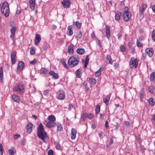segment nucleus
I'll return each instance as SVG.
<instances>
[{"label":"nucleus","instance_id":"obj_51","mask_svg":"<svg viewBox=\"0 0 155 155\" xmlns=\"http://www.w3.org/2000/svg\"><path fill=\"white\" fill-rule=\"evenodd\" d=\"M49 92V90L47 89L44 91L43 94L44 95H47L48 94Z\"/></svg>","mask_w":155,"mask_h":155},{"label":"nucleus","instance_id":"obj_9","mask_svg":"<svg viewBox=\"0 0 155 155\" xmlns=\"http://www.w3.org/2000/svg\"><path fill=\"white\" fill-rule=\"evenodd\" d=\"M63 7L65 8H69L71 6V1L70 0H64L61 2Z\"/></svg>","mask_w":155,"mask_h":155},{"label":"nucleus","instance_id":"obj_54","mask_svg":"<svg viewBox=\"0 0 155 155\" xmlns=\"http://www.w3.org/2000/svg\"><path fill=\"white\" fill-rule=\"evenodd\" d=\"M20 137V135L19 134H16L14 135V138L15 139H17L18 137Z\"/></svg>","mask_w":155,"mask_h":155},{"label":"nucleus","instance_id":"obj_16","mask_svg":"<svg viewBox=\"0 0 155 155\" xmlns=\"http://www.w3.org/2000/svg\"><path fill=\"white\" fill-rule=\"evenodd\" d=\"M32 126L33 124L32 123L29 122L28 123L26 129V131L28 134H29L31 133Z\"/></svg>","mask_w":155,"mask_h":155},{"label":"nucleus","instance_id":"obj_57","mask_svg":"<svg viewBox=\"0 0 155 155\" xmlns=\"http://www.w3.org/2000/svg\"><path fill=\"white\" fill-rule=\"evenodd\" d=\"M114 66L117 68H119V64L118 63L116 62L114 64Z\"/></svg>","mask_w":155,"mask_h":155},{"label":"nucleus","instance_id":"obj_24","mask_svg":"<svg viewBox=\"0 0 155 155\" xmlns=\"http://www.w3.org/2000/svg\"><path fill=\"white\" fill-rule=\"evenodd\" d=\"M53 78H58V74L57 73H55L53 71H50L48 73Z\"/></svg>","mask_w":155,"mask_h":155},{"label":"nucleus","instance_id":"obj_42","mask_svg":"<svg viewBox=\"0 0 155 155\" xmlns=\"http://www.w3.org/2000/svg\"><path fill=\"white\" fill-rule=\"evenodd\" d=\"M74 24L78 28H80L81 27V24L78 21H76L74 22Z\"/></svg>","mask_w":155,"mask_h":155},{"label":"nucleus","instance_id":"obj_33","mask_svg":"<svg viewBox=\"0 0 155 155\" xmlns=\"http://www.w3.org/2000/svg\"><path fill=\"white\" fill-rule=\"evenodd\" d=\"M87 81L91 84H94L97 82L96 80L94 78H89V79L87 80Z\"/></svg>","mask_w":155,"mask_h":155},{"label":"nucleus","instance_id":"obj_19","mask_svg":"<svg viewBox=\"0 0 155 155\" xmlns=\"http://www.w3.org/2000/svg\"><path fill=\"white\" fill-rule=\"evenodd\" d=\"M144 94V90L143 88H142L140 91L139 92V97H140V100L141 101H143V98Z\"/></svg>","mask_w":155,"mask_h":155},{"label":"nucleus","instance_id":"obj_50","mask_svg":"<svg viewBox=\"0 0 155 155\" xmlns=\"http://www.w3.org/2000/svg\"><path fill=\"white\" fill-rule=\"evenodd\" d=\"M103 135L104 133L103 132L101 131L99 133V135L101 139H103Z\"/></svg>","mask_w":155,"mask_h":155},{"label":"nucleus","instance_id":"obj_44","mask_svg":"<svg viewBox=\"0 0 155 155\" xmlns=\"http://www.w3.org/2000/svg\"><path fill=\"white\" fill-rule=\"evenodd\" d=\"M87 116H88L87 118L91 120L92 119L94 116L93 114L91 113L88 114Z\"/></svg>","mask_w":155,"mask_h":155},{"label":"nucleus","instance_id":"obj_34","mask_svg":"<svg viewBox=\"0 0 155 155\" xmlns=\"http://www.w3.org/2000/svg\"><path fill=\"white\" fill-rule=\"evenodd\" d=\"M89 55H87L86 56V59L85 60V62L84 64V67L85 68H86L87 67V65L89 61Z\"/></svg>","mask_w":155,"mask_h":155},{"label":"nucleus","instance_id":"obj_15","mask_svg":"<svg viewBox=\"0 0 155 155\" xmlns=\"http://www.w3.org/2000/svg\"><path fill=\"white\" fill-rule=\"evenodd\" d=\"M41 38L40 35L38 34H36L35 36V45H38L40 41Z\"/></svg>","mask_w":155,"mask_h":155},{"label":"nucleus","instance_id":"obj_13","mask_svg":"<svg viewBox=\"0 0 155 155\" xmlns=\"http://www.w3.org/2000/svg\"><path fill=\"white\" fill-rule=\"evenodd\" d=\"M56 125V124L54 122L49 121L46 124V126L47 127L50 128L55 127Z\"/></svg>","mask_w":155,"mask_h":155},{"label":"nucleus","instance_id":"obj_30","mask_svg":"<svg viewBox=\"0 0 155 155\" xmlns=\"http://www.w3.org/2000/svg\"><path fill=\"white\" fill-rule=\"evenodd\" d=\"M106 61L107 63L110 64H113V61L110 55H108L107 56Z\"/></svg>","mask_w":155,"mask_h":155},{"label":"nucleus","instance_id":"obj_8","mask_svg":"<svg viewBox=\"0 0 155 155\" xmlns=\"http://www.w3.org/2000/svg\"><path fill=\"white\" fill-rule=\"evenodd\" d=\"M25 65V63L23 61H19L18 63L17 68L18 72H21L23 70Z\"/></svg>","mask_w":155,"mask_h":155},{"label":"nucleus","instance_id":"obj_22","mask_svg":"<svg viewBox=\"0 0 155 155\" xmlns=\"http://www.w3.org/2000/svg\"><path fill=\"white\" fill-rule=\"evenodd\" d=\"M122 13L120 12H117L115 13V19L117 21H119L120 19V17Z\"/></svg>","mask_w":155,"mask_h":155},{"label":"nucleus","instance_id":"obj_35","mask_svg":"<svg viewBox=\"0 0 155 155\" xmlns=\"http://www.w3.org/2000/svg\"><path fill=\"white\" fill-rule=\"evenodd\" d=\"M40 72L41 74H47L48 72V70L46 68H41L40 70Z\"/></svg>","mask_w":155,"mask_h":155},{"label":"nucleus","instance_id":"obj_64","mask_svg":"<svg viewBox=\"0 0 155 155\" xmlns=\"http://www.w3.org/2000/svg\"><path fill=\"white\" fill-rule=\"evenodd\" d=\"M152 119L155 121V114L152 115Z\"/></svg>","mask_w":155,"mask_h":155},{"label":"nucleus","instance_id":"obj_60","mask_svg":"<svg viewBox=\"0 0 155 155\" xmlns=\"http://www.w3.org/2000/svg\"><path fill=\"white\" fill-rule=\"evenodd\" d=\"M125 124L127 126H130V123L128 121H126L125 122Z\"/></svg>","mask_w":155,"mask_h":155},{"label":"nucleus","instance_id":"obj_38","mask_svg":"<svg viewBox=\"0 0 155 155\" xmlns=\"http://www.w3.org/2000/svg\"><path fill=\"white\" fill-rule=\"evenodd\" d=\"M100 106L98 104L96 106L95 112V114H97L100 111Z\"/></svg>","mask_w":155,"mask_h":155},{"label":"nucleus","instance_id":"obj_49","mask_svg":"<svg viewBox=\"0 0 155 155\" xmlns=\"http://www.w3.org/2000/svg\"><path fill=\"white\" fill-rule=\"evenodd\" d=\"M53 151L51 150H49L48 152V155H53Z\"/></svg>","mask_w":155,"mask_h":155},{"label":"nucleus","instance_id":"obj_39","mask_svg":"<svg viewBox=\"0 0 155 155\" xmlns=\"http://www.w3.org/2000/svg\"><path fill=\"white\" fill-rule=\"evenodd\" d=\"M49 121L54 122L56 120V118L53 115H51L48 117Z\"/></svg>","mask_w":155,"mask_h":155},{"label":"nucleus","instance_id":"obj_36","mask_svg":"<svg viewBox=\"0 0 155 155\" xmlns=\"http://www.w3.org/2000/svg\"><path fill=\"white\" fill-rule=\"evenodd\" d=\"M76 37L78 39H80L82 37V33L81 31H78L76 32Z\"/></svg>","mask_w":155,"mask_h":155},{"label":"nucleus","instance_id":"obj_17","mask_svg":"<svg viewBox=\"0 0 155 155\" xmlns=\"http://www.w3.org/2000/svg\"><path fill=\"white\" fill-rule=\"evenodd\" d=\"M29 3L30 8L32 10H34L35 6V0H29Z\"/></svg>","mask_w":155,"mask_h":155},{"label":"nucleus","instance_id":"obj_62","mask_svg":"<svg viewBox=\"0 0 155 155\" xmlns=\"http://www.w3.org/2000/svg\"><path fill=\"white\" fill-rule=\"evenodd\" d=\"M2 71V68L1 67V78H2L3 77V72Z\"/></svg>","mask_w":155,"mask_h":155},{"label":"nucleus","instance_id":"obj_26","mask_svg":"<svg viewBox=\"0 0 155 155\" xmlns=\"http://www.w3.org/2000/svg\"><path fill=\"white\" fill-rule=\"evenodd\" d=\"M72 29L73 27L71 25H69L68 27V31L69 36H71L73 34V32Z\"/></svg>","mask_w":155,"mask_h":155},{"label":"nucleus","instance_id":"obj_40","mask_svg":"<svg viewBox=\"0 0 155 155\" xmlns=\"http://www.w3.org/2000/svg\"><path fill=\"white\" fill-rule=\"evenodd\" d=\"M88 114L87 113H83L81 116V118L84 121L87 118Z\"/></svg>","mask_w":155,"mask_h":155},{"label":"nucleus","instance_id":"obj_55","mask_svg":"<svg viewBox=\"0 0 155 155\" xmlns=\"http://www.w3.org/2000/svg\"><path fill=\"white\" fill-rule=\"evenodd\" d=\"M150 78H155V72H153L151 74Z\"/></svg>","mask_w":155,"mask_h":155},{"label":"nucleus","instance_id":"obj_45","mask_svg":"<svg viewBox=\"0 0 155 155\" xmlns=\"http://www.w3.org/2000/svg\"><path fill=\"white\" fill-rule=\"evenodd\" d=\"M58 130L59 131H61L63 129L61 125L59 124L57 125Z\"/></svg>","mask_w":155,"mask_h":155},{"label":"nucleus","instance_id":"obj_53","mask_svg":"<svg viewBox=\"0 0 155 155\" xmlns=\"http://www.w3.org/2000/svg\"><path fill=\"white\" fill-rule=\"evenodd\" d=\"M104 113L100 114V118L102 120L103 119H104Z\"/></svg>","mask_w":155,"mask_h":155},{"label":"nucleus","instance_id":"obj_4","mask_svg":"<svg viewBox=\"0 0 155 155\" xmlns=\"http://www.w3.org/2000/svg\"><path fill=\"white\" fill-rule=\"evenodd\" d=\"M79 61V58L71 56L69 59L68 64L71 67H73L77 65Z\"/></svg>","mask_w":155,"mask_h":155},{"label":"nucleus","instance_id":"obj_28","mask_svg":"<svg viewBox=\"0 0 155 155\" xmlns=\"http://www.w3.org/2000/svg\"><path fill=\"white\" fill-rule=\"evenodd\" d=\"M110 99V97L108 95L106 96L103 99V102L107 105H108L109 104Z\"/></svg>","mask_w":155,"mask_h":155},{"label":"nucleus","instance_id":"obj_48","mask_svg":"<svg viewBox=\"0 0 155 155\" xmlns=\"http://www.w3.org/2000/svg\"><path fill=\"white\" fill-rule=\"evenodd\" d=\"M114 138L115 137L114 136L111 137L110 140V145H111L114 142Z\"/></svg>","mask_w":155,"mask_h":155},{"label":"nucleus","instance_id":"obj_11","mask_svg":"<svg viewBox=\"0 0 155 155\" xmlns=\"http://www.w3.org/2000/svg\"><path fill=\"white\" fill-rule=\"evenodd\" d=\"M105 67L104 65H102L101 67L99 69L96 71L95 73V75L97 77H98L101 75V72L103 71L105 69Z\"/></svg>","mask_w":155,"mask_h":155},{"label":"nucleus","instance_id":"obj_23","mask_svg":"<svg viewBox=\"0 0 155 155\" xmlns=\"http://www.w3.org/2000/svg\"><path fill=\"white\" fill-rule=\"evenodd\" d=\"M68 52L70 54H72L73 53L74 45L73 44H71L68 47Z\"/></svg>","mask_w":155,"mask_h":155},{"label":"nucleus","instance_id":"obj_18","mask_svg":"<svg viewBox=\"0 0 155 155\" xmlns=\"http://www.w3.org/2000/svg\"><path fill=\"white\" fill-rule=\"evenodd\" d=\"M77 130L75 129L72 128L71 129V139L72 140L74 139L76 137Z\"/></svg>","mask_w":155,"mask_h":155},{"label":"nucleus","instance_id":"obj_63","mask_svg":"<svg viewBox=\"0 0 155 155\" xmlns=\"http://www.w3.org/2000/svg\"><path fill=\"white\" fill-rule=\"evenodd\" d=\"M152 10L153 12L155 13V5H153L152 7Z\"/></svg>","mask_w":155,"mask_h":155},{"label":"nucleus","instance_id":"obj_20","mask_svg":"<svg viewBox=\"0 0 155 155\" xmlns=\"http://www.w3.org/2000/svg\"><path fill=\"white\" fill-rule=\"evenodd\" d=\"M16 31V28L15 27H13L11 29V34L10 35V37L12 38L13 40H14V37L15 36V33Z\"/></svg>","mask_w":155,"mask_h":155},{"label":"nucleus","instance_id":"obj_29","mask_svg":"<svg viewBox=\"0 0 155 155\" xmlns=\"http://www.w3.org/2000/svg\"><path fill=\"white\" fill-rule=\"evenodd\" d=\"M149 91L151 93L155 94V88L153 85H150L148 88Z\"/></svg>","mask_w":155,"mask_h":155},{"label":"nucleus","instance_id":"obj_5","mask_svg":"<svg viewBox=\"0 0 155 155\" xmlns=\"http://www.w3.org/2000/svg\"><path fill=\"white\" fill-rule=\"evenodd\" d=\"M131 16V13L129 11L128 8L127 7H125L123 15V18L124 20L125 21H128L130 18Z\"/></svg>","mask_w":155,"mask_h":155},{"label":"nucleus","instance_id":"obj_6","mask_svg":"<svg viewBox=\"0 0 155 155\" xmlns=\"http://www.w3.org/2000/svg\"><path fill=\"white\" fill-rule=\"evenodd\" d=\"M138 63V61L137 59H135L134 58H132L131 59L130 61V67L131 68H132L134 67L136 68L137 66Z\"/></svg>","mask_w":155,"mask_h":155},{"label":"nucleus","instance_id":"obj_58","mask_svg":"<svg viewBox=\"0 0 155 155\" xmlns=\"http://www.w3.org/2000/svg\"><path fill=\"white\" fill-rule=\"evenodd\" d=\"M105 126L106 128H107L109 127L108 122L107 120H106L105 122Z\"/></svg>","mask_w":155,"mask_h":155},{"label":"nucleus","instance_id":"obj_31","mask_svg":"<svg viewBox=\"0 0 155 155\" xmlns=\"http://www.w3.org/2000/svg\"><path fill=\"white\" fill-rule=\"evenodd\" d=\"M77 78H81V76L82 72L81 69H79L76 71Z\"/></svg>","mask_w":155,"mask_h":155},{"label":"nucleus","instance_id":"obj_37","mask_svg":"<svg viewBox=\"0 0 155 155\" xmlns=\"http://www.w3.org/2000/svg\"><path fill=\"white\" fill-rule=\"evenodd\" d=\"M15 152V149L13 148L9 149L8 151V153L9 155H14Z\"/></svg>","mask_w":155,"mask_h":155},{"label":"nucleus","instance_id":"obj_59","mask_svg":"<svg viewBox=\"0 0 155 155\" xmlns=\"http://www.w3.org/2000/svg\"><path fill=\"white\" fill-rule=\"evenodd\" d=\"M3 150V147L2 146V144H1V155H2L3 152L2 151Z\"/></svg>","mask_w":155,"mask_h":155},{"label":"nucleus","instance_id":"obj_7","mask_svg":"<svg viewBox=\"0 0 155 155\" xmlns=\"http://www.w3.org/2000/svg\"><path fill=\"white\" fill-rule=\"evenodd\" d=\"M57 97L58 99L63 100L65 98V93L63 91H60L57 93Z\"/></svg>","mask_w":155,"mask_h":155},{"label":"nucleus","instance_id":"obj_56","mask_svg":"<svg viewBox=\"0 0 155 155\" xmlns=\"http://www.w3.org/2000/svg\"><path fill=\"white\" fill-rule=\"evenodd\" d=\"M69 110H70L74 108V106L72 104H69Z\"/></svg>","mask_w":155,"mask_h":155},{"label":"nucleus","instance_id":"obj_41","mask_svg":"<svg viewBox=\"0 0 155 155\" xmlns=\"http://www.w3.org/2000/svg\"><path fill=\"white\" fill-rule=\"evenodd\" d=\"M148 102L149 104L152 106H153L155 104V103L153 101V98L152 97H150L149 98Z\"/></svg>","mask_w":155,"mask_h":155},{"label":"nucleus","instance_id":"obj_3","mask_svg":"<svg viewBox=\"0 0 155 155\" xmlns=\"http://www.w3.org/2000/svg\"><path fill=\"white\" fill-rule=\"evenodd\" d=\"M1 11L2 13L4 15L5 17H8L9 15V11L8 5L7 2H4L2 4Z\"/></svg>","mask_w":155,"mask_h":155},{"label":"nucleus","instance_id":"obj_21","mask_svg":"<svg viewBox=\"0 0 155 155\" xmlns=\"http://www.w3.org/2000/svg\"><path fill=\"white\" fill-rule=\"evenodd\" d=\"M106 36L109 39L110 37V27L109 26L106 25Z\"/></svg>","mask_w":155,"mask_h":155},{"label":"nucleus","instance_id":"obj_52","mask_svg":"<svg viewBox=\"0 0 155 155\" xmlns=\"http://www.w3.org/2000/svg\"><path fill=\"white\" fill-rule=\"evenodd\" d=\"M30 52L31 54L33 55L35 53V50L33 48H31Z\"/></svg>","mask_w":155,"mask_h":155},{"label":"nucleus","instance_id":"obj_46","mask_svg":"<svg viewBox=\"0 0 155 155\" xmlns=\"http://www.w3.org/2000/svg\"><path fill=\"white\" fill-rule=\"evenodd\" d=\"M137 47H140L142 46V45L141 43L140 42V41L137 40Z\"/></svg>","mask_w":155,"mask_h":155},{"label":"nucleus","instance_id":"obj_27","mask_svg":"<svg viewBox=\"0 0 155 155\" xmlns=\"http://www.w3.org/2000/svg\"><path fill=\"white\" fill-rule=\"evenodd\" d=\"M12 98L14 101L16 102H18L20 99L19 97L17 95L13 94L12 95Z\"/></svg>","mask_w":155,"mask_h":155},{"label":"nucleus","instance_id":"obj_1","mask_svg":"<svg viewBox=\"0 0 155 155\" xmlns=\"http://www.w3.org/2000/svg\"><path fill=\"white\" fill-rule=\"evenodd\" d=\"M37 131V134L38 137L41 139L43 142L45 143L47 142V139L48 138V137L44 129V126L41 123H40L39 125Z\"/></svg>","mask_w":155,"mask_h":155},{"label":"nucleus","instance_id":"obj_32","mask_svg":"<svg viewBox=\"0 0 155 155\" xmlns=\"http://www.w3.org/2000/svg\"><path fill=\"white\" fill-rule=\"evenodd\" d=\"M77 53L80 54H83L85 52V51L83 48H78L77 49Z\"/></svg>","mask_w":155,"mask_h":155},{"label":"nucleus","instance_id":"obj_47","mask_svg":"<svg viewBox=\"0 0 155 155\" xmlns=\"http://www.w3.org/2000/svg\"><path fill=\"white\" fill-rule=\"evenodd\" d=\"M36 61V59H35L32 61H30V64H31L34 65L35 64Z\"/></svg>","mask_w":155,"mask_h":155},{"label":"nucleus","instance_id":"obj_10","mask_svg":"<svg viewBox=\"0 0 155 155\" xmlns=\"http://www.w3.org/2000/svg\"><path fill=\"white\" fill-rule=\"evenodd\" d=\"M11 60L12 64H15L16 61V52L14 51L11 54Z\"/></svg>","mask_w":155,"mask_h":155},{"label":"nucleus","instance_id":"obj_12","mask_svg":"<svg viewBox=\"0 0 155 155\" xmlns=\"http://www.w3.org/2000/svg\"><path fill=\"white\" fill-rule=\"evenodd\" d=\"M147 5L146 4H143L142 5L139 7V11L141 15L143 14V12L145 8H147Z\"/></svg>","mask_w":155,"mask_h":155},{"label":"nucleus","instance_id":"obj_25","mask_svg":"<svg viewBox=\"0 0 155 155\" xmlns=\"http://www.w3.org/2000/svg\"><path fill=\"white\" fill-rule=\"evenodd\" d=\"M53 78H58V74L57 73H55L53 71H50L48 73Z\"/></svg>","mask_w":155,"mask_h":155},{"label":"nucleus","instance_id":"obj_61","mask_svg":"<svg viewBox=\"0 0 155 155\" xmlns=\"http://www.w3.org/2000/svg\"><path fill=\"white\" fill-rule=\"evenodd\" d=\"M89 89V88L87 86H85V91L86 92L88 91Z\"/></svg>","mask_w":155,"mask_h":155},{"label":"nucleus","instance_id":"obj_2","mask_svg":"<svg viewBox=\"0 0 155 155\" xmlns=\"http://www.w3.org/2000/svg\"><path fill=\"white\" fill-rule=\"evenodd\" d=\"M25 86L22 82L18 84L17 86L13 88V91L18 94H24L25 91Z\"/></svg>","mask_w":155,"mask_h":155},{"label":"nucleus","instance_id":"obj_43","mask_svg":"<svg viewBox=\"0 0 155 155\" xmlns=\"http://www.w3.org/2000/svg\"><path fill=\"white\" fill-rule=\"evenodd\" d=\"M120 49L122 52H124L125 51L126 48L123 45H121L120 47Z\"/></svg>","mask_w":155,"mask_h":155},{"label":"nucleus","instance_id":"obj_14","mask_svg":"<svg viewBox=\"0 0 155 155\" xmlns=\"http://www.w3.org/2000/svg\"><path fill=\"white\" fill-rule=\"evenodd\" d=\"M146 52L150 57H152L153 54V50L152 48H147L146 49Z\"/></svg>","mask_w":155,"mask_h":155}]
</instances>
